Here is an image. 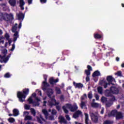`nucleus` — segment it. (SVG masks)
<instances>
[{
	"instance_id": "nucleus-1",
	"label": "nucleus",
	"mask_w": 124,
	"mask_h": 124,
	"mask_svg": "<svg viewBox=\"0 0 124 124\" xmlns=\"http://www.w3.org/2000/svg\"><path fill=\"white\" fill-rule=\"evenodd\" d=\"M30 93L29 88H25L23 90V92L18 91L17 93V96L20 102H24L25 99L27 97V95Z\"/></svg>"
},
{
	"instance_id": "nucleus-2",
	"label": "nucleus",
	"mask_w": 124,
	"mask_h": 124,
	"mask_svg": "<svg viewBox=\"0 0 124 124\" xmlns=\"http://www.w3.org/2000/svg\"><path fill=\"white\" fill-rule=\"evenodd\" d=\"M17 26H18V24L15 23V25L12 27V31L14 33V42H16L18 37H19V32L17 31V29H18Z\"/></svg>"
},
{
	"instance_id": "nucleus-3",
	"label": "nucleus",
	"mask_w": 124,
	"mask_h": 124,
	"mask_svg": "<svg viewBox=\"0 0 124 124\" xmlns=\"http://www.w3.org/2000/svg\"><path fill=\"white\" fill-rule=\"evenodd\" d=\"M48 82L52 86H54V85H56V84L59 82V78L55 79V78L53 77L50 78L48 79Z\"/></svg>"
},
{
	"instance_id": "nucleus-4",
	"label": "nucleus",
	"mask_w": 124,
	"mask_h": 124,
	"mask_svg": "<svg viewBox=\"0 0 124 124\" xmlns=\"http://www.w3.org/2000/svg\"><path fill=\"white\" fill-rule=\"evenodd\" d=\"M110 92H111L113 94H118L119 93H120L119 89L114 86L110 87Z\"/></svg>"
},
{
	"instance_id": "nucleus-5",
	"label": "nucleus",
	"mask_w": 124,
	"mask_h": 124,
	"mask_svg": "<svg viewBox=\"0 0 124 124\" xmlns=\"http://www.w3.org/2000/svg\"><path fill=\"white\" fill-rule=\"evenodd\" d=\"M0 21H6V22H8L9 21V18H8L5 14H3V13H0Z\"/></svg>"
},
{
	"instance_id": "nucleus-6",
	"label": "nucleus",
	"mask_w": 124,
	"mask_h": 124,
	"mask_svg": "<svg viewBox=\"0 0 124 124\" xmlns=\"http://www.w3.org/2000/svg\"><path fill=\"white\" fill-rule=\"evenodd\" d=\"M49 106H54L55 105H59V102H57L55 98H52L50 101L49 102Z\"/></svg>"
},
{
	"instance_id": "nucleus-7",
	"label": "nucleus",
	"mask_w": 124,
	"mask_h": 124,
	"mask_svg": "<svg viewBox=\"0 0 124 124\" xmlns=\"http://www.w3.org/2000/svg\"><path fill=\"white\" fill-rule=\"evenodd\" d=\"M90 117H91V119L93 120V122L96 124L97 122H98V117L97 115H96L93 113H91L90 114Z\"/></svg>"
},
{
	"instance_id": "nucleus-8",
	"label": "nucleus",
	"mask_w": 124,
	"mask_h": 124,
	"mask_svg": "<svg viewBox=\"0 0 124 124\" xmlns=\"http://www.w3.org/2000/svg\"><path fill=\"white\" fill-rule=\"evenodd\" d=\"M32 45H33L35 47H37L36 48H35V50H36L38 53H41L42 49H41V47H39V44L38 42L33 43H32Z\"/></svg>"
},
{
	"instance_id": "nucleus-9",
	"label": "nucleus",
	"mask_w": 124,
	"mask_h": 124,
	"mask_svg": "<svg viewBox=\"0 0 124 124\" xmlns=\"http://www.w3.org/2000/svg\"><path fill=\"white\" fill-rule=\"evenodd\" d=\"M115 80V78H113L112 76H108L107 77V81L109 84H110V85H114L113 82H114Z\"/></svg>"
},
{
	"instance_id": "nucleus-10",
	"label": "nucleus",
	"mask_w": 124,
	"mask_h": 124,
	"mask_svg": "<svg viewBox=\"0 0 124 124\" xmlns=\"http://www.w3.org/2000/svg\"><path fill=\"white\" fill-rule=\"evenodd\" d=\"M46 94L49 97V98H51V95L54 93V91L52 89L47 88L46 90Z\"/></svg>"
},
{
	"instance_id": "nucleus-11",
	"label": "nucleus",
	"mask_w": 124,
	"mask_h": 124,
	"mask_svg": "<svg viewBox=\"0 0 124 124\" xmlns=\"http://www.w3.org/2000/svg\"><path fill=\"white\" fill-rule=\"evenodd\" d=\"M24 18H25V14H23L21 12H19L18 14H17V19L19 21H23L24 20Z\"/></svg>"
},
{
	"instance_id": "nucleus-12",
	"label": "nucleus",
	"mask_w": 124,
	"mask_h": 124,
	"mask_svg": "<svg viewBox=\"0 0 124 124\" xmlns=\"http://www.w3.org/2000/svg\"><path fill=\"white\" fill-rule=\"evenodd\" d=\"M81 115H82V111L78 110L74 113L73 117L74 119H77V118H79V116Z\"/></svg>"
},
{
	"instance_id": "nucleus-13",
	"label": "nucleus",
	"mask_w": 124,
	"mask_h": 124,
	"mask_svg": "<svg viewBox=\"0 0 124 124\" xmlns=\"http://www.w3.org/2000/svg\"><path fill=\"white\" fill-rule=\"evenodd\" d=\"M73 85L76 89H82L84 86L83 85V84L81 83H76L75 81L73 82Z\"/></svg>"
},
{
	"instance_id": "nucleus-14",
	"label": "nucleus",
	"mask_w": 124,
	"mask_h": 124,
	"mask_svg": "<svg viewBox=\"0 0 124 124\" xmlns=\"http://www.w3.org/2000/svg\"><path fill=\"white\" fill-rule=\"evenodd\" d=\"M118 113V110L114 109L112 110L109 114H108V117H115Z\"/></svg>"
},
{
	"instance_id": "nucleus-15",
	"label": "nucleus",
	"mask_w": 124,
	"mask_h": 124,
	"mask_svg": "<svg viewBox=\"0 0 124 124\" xmlns=\"http://www.w3.org/2000/svg\"><path fill=\"white\" fill-rule=\"evenodd\" d=\"M43 84L44 86L43 87V90L44 91V92H45V91H46V90L48 89L47 88V87H50V85L49 84V83H47V81H43Z\"/></svg>"
},
{
	"instance_id": "nucleus-16",
	"label": "nucleus",
	"mask_w": 124,
	"mask_h": 124,
	"mask_svg": "<svg viewBox=\"0 0 124 124\" xmlns=\"http://www.w3.org/2000/svg\"><path fill=\"white\" fill-rule=\"evenodd\" d=\"M124 116H123V113L121 112H118L116 115V120L118 121V120H121V119H123Z\"/></svg>"
},
{
	"instance_id": "nucleus-17",
	"label": "nucleus",
	"mask_w": 124,
	"mask_h": 124,
	"mask_svg": "<svg viewBox=\"0 0 124 124\" xmlns=\"http://www.w3.org/2000/svg\"><path fill=\"white\" fill-rule=\"evenodd\" d=\"M105 96H110V97H112L113 96V93H112V92H111V91H110V89L109 90H106L105 91Z\"/></svg>"
},
{
	"instance_id": "nucleus-18",
	"label": "nucleus",
	"mask_w": 124,
	"mask_h": 124,
	"mask_svg": "<svg viewBox=\"0 0 124 124\" xmlns=\"http://www.w3.org/2000/svg\"><path fill=\"white\" fill-rule=\"evenodd\" d=\"M24 5H25V1H24V0H19V6L21 10H24V9H25Z\"/></svg>"
},
{
	"instance_id": "nucleus-19",
	"label": "nucleus",
	"mask_w": 124,
	"mask_h": 124,
	"mask_svg": "<svg viewBox=\"0 0 124 124\" xmlns=\"http://www.w3.org/2000/svg\"><path fill=\"white\" fill-rule=\"evenodd\" d=\"M16 0H9V3L11 6H13V7L16 6Z\"/></svg>"
},
{
	"instance_id": "nucleus-20",
	"label": "nucleus",
	"mask_w": 124,
	"mask_h": 124,
	"mask_svg": "<svg viewBox=\"0 0 124 124\" xmlns=\"http://www.w3.org/2000/svg\"><path fill=\"white\" fill-rule=\"evenodd\" d=\"M1 59L3 60L2 62H4V63H6L7 62H8V60H9V56H7L5 58V55L2 56Z\"/></svg>"
},
{
	"instance_id": "nucleus-21",
	"label": "nucleus",
	"mask_w": 124,
	"mask_h": 124,
	"mask_svg": "<svg viewBox=\"0 0 124 124\" xmlns=\"http://www.w3.org/2000/svg\"><path fill=\"white\" fill-rule=\"evenodd\" d=\"M78 109V107H77V105H74L73 106L72 105L70 110L71 111V112H75V111H76V110H77Z\"/></svg>"
},
{
	"instance_id": "nucleus-22",
	"label": "nucleus",
	"mask_w": 124,
	"mask_h": 124,
	"mask_svg": "<svg viewBox=\"0 0 124 124\" xmlns=\"http://www.w3.org/2000/svg\"><path fill=\"white\" fill-rule=\"evenodd\" d=\"M42 113L45 116L46 119H48V115H49V113H48L47 109H42Z\"/></svg>"
},
{
	"instance_id": "nucleus-23",
	"label": "nucleus",
	"mask_w": 124,
	"mask_h": 124,
	"mask_svg": "<svg viewBox=\"0 0 124 124\" xmlns=\"http://www.w3.org/2000/svg\"><path fill=\"white\" fill-rule=\"evenodd\" d=\"M93 77H96L97 76H100V72L98 70H96L94 71L93 75H92Z\"/></svg>"
},
{
	"instance_id": "nucleus-24",
	"label": "nucleus",
	"mask_w": 124,
	"mask_h": 124,
	"mask_svg": "<svg viewBox=\"0 0 124 124\" xmlns=\"http://www.w3.org/2000/svg\"><path fill=\"white\" fill-rule=\"evenodd\" d=\"M14 117H16L19 115V110L16 108H14L13 110Z\"/></svg>"
},
{
	"instance_id": "nucleus-25",
	"label": "nucleus",
	"mask_w": 124,
	"mask_h": 124,
	"mask_svg": "<svg viewBox=\"0 0 124 124\" xmlns=\"http://www.w3.org/2000/svg\"><path fill=\"white\" fill-rule=\"evenodd\" d=\"M85 116V124H89V114L88 113L84 114Z\"/></svg>"
},
{
	"instance_id": "nucleus-26",
	"label": "nucleus",
	"mask_w": 124,
	"mask_h": 124,
	"mask_svg": "<svg viewBox=\"0 0 124 124\" xmlns=\"http://www.w3.org/2000/svg\"><path fill=\"white\" fill-rule=\"evenodd\" d=\"M55 91L56 92L57 94H61L62 93V91H61V88L56 87L55 88Z\"/></svg>"
},
{
	"instance_id": "nucleus-27",
	"label": "nucleus",
	"mask_w": 124,
	"mask_h": 124,
	"mask_svg": "<svg viewBox=\"0 0 124 124\" xmlns=\"http://www.w3.org/2000/svg\"><path fill=\"white\" fill-rule=\"evenodd\" d=\"M94 38H95V39H100V38H101L102 36H101V35L98 33H96L94 34Z\"/></svg>"
},
{
	"instance_id": "nucleus-28",
	"label": "nucleus",
	"mask_w": 124,
	"mask_h": 124,
	"mask_svg": "<svg viewBox=\"0 0 124 124\" xmlns=\"http://www.w3.org/2000/svg\"><path fill=\"white\" fill-rule=\"evenodd\" d=\"M87 105H86V102L81 101V103H80V108L81 109H84V107H86Z\"/></svg>"
},
{
	"instance_id": "nucleus-29",
	"label": "nucleus",
	"mask_w": 124,
	"mask_h": 124,
	"mask_svg": "<svg viewBox=\"0 0 124 124\" xmlns=\"http://www.w3.org/2000/svg\"><path fill=\"white\" fill-rule=\"evenodd\" d=\"M101 100L102 103H106V102H107V98L105 96H102L101 98Z\"/></svg>"
},
{
	"instance_id": "nucleus-30",
	"label": "nucleus",
	"mask_w": 124,
	"mask_h": 124,
	"mask_svg": "<svg viewBox=\"0 0 124 124\" xmlns=\"http://www.w3.org/2000/svg\"><path fill=\"white\" fill-rule=\"evenodd\" d=\"M97 90H98V93H100V94H102L103 93V90L102 89V87H98Z\"/></svg>"
},
{
	"instance_id": "nucleus-31",
	"label": "nucleus",
	"mask_w": 124,
	"mask_h": 124,
	"mask_svg": "<svg viewBox=\"0 0 124 124\" xmlns=\"http://www.w3.org/2000/svg\"><path fill=\"white\" fill-rule=\"evenodd\" d=\"M32 120V117L30 115H27L25 117V121H31Z\"/></svg>"
},
{
	"instance_id": "nucleus-32",
	"label": "nucleus",
	"mask_w": 124,
	"mask_h": 124,
	"mask_svg": "<svg viewBox=\"0 0 124 124\" xmlns=\"http://www.w3.org/2000/svg\"><path fill=\"white\" fill-rule=\"evenodd\" d=\"M91 106L93 108H97L99 106V105L97 103H93L91 104Z\"/></svg>"
},
{
	"instance_id": "nucleus-33",
	"label": "nucleus",
	"mask_w": 124,
	"mask_h": 124,
	"mask_svg": "<svg viewBox=\"0 0 124 124\" xmlns=\"http://www.w3.org/2000/svg\"><path fill=\"white\" fill-rule=\"evenodd\" d=\"M31 114L33 115V117H35V115H36V112L35 111V109L34 108H31Z\"/></svg>"
},
{
	"instance_id": "nucleus-34",
	"label": "nucleus",
	"mask_w": 124,
	"mask_h": 124,
	"mask_svg": "<svg viewBox=\"0 0 124 124\" xmlns=\"http://www.w3.org/2000/svg\"><path fill=\"white\" fill-rule=\"evenodd\" d=\"M115 74L118 77H122L123 76L122 72L121 71H118L116 73H115Z\"/></svg>"
},
{
	"instance_id": "nucleus-35",
	"label": "nucleus",
	"mask_w": 124,
	"mask_h": 124,
	"mask_svg": "<svg viewBox=\"0 0 124 124\" xmlns=\"http://www.w3.org/2000/svg\"><path fill=\"white\" fill-rule=\"evenodd\" d=\"M62 110H63L64 112L65 113V114H68V110H67L66 109V108L65 106H63L62 107Z\"/></svg>"
},
{
	"instance_id": "nucleus-36",
	"label": "nucleus",
	"mask_w": 124,
	"mask_h": 124,
	"mask_svg": "<svg viewBox=\"0 0 124 124\" xmlns=\"http://www.w3.org/2000/svg\"><path fill=\"white\" fill-rule=\"evenodd\" d=\"M111 97L108 99L109 102H113L116 100V97L114 96H112Z\"/></svg>"
},
{
	"instance_id": "nucleus-37",
	"label": "nucleus",
	"mask_w": 124,
	"mask_h": 124,
	"mask_svg": "<svg viewBox=\"0 0 124 124\" xmlns=\"http://www.w3.org/2000/svg\"><path fill=\"white\" fill-rule=\"evenodd\" d=\"M103 124H113V122L110 120H106L104 122Z\"/></svg>"
},
{
	"instance_id": "nucleus-38",
	"label": "nucleus",
	"mask_w": 124,
	"mask_h": 124,
	"mask_svg": "<svg viewBox=\"0 0 124 124\" xmlns=\"http://www.w3.org/2000/svg\"><path fill=\"white\" fill-rule=\"evenodd\" d=\"M4 77L5 78H10V77H11V75L9 73H6V74H5Z\"/></svg>"
},
{
	"instance_id": "nucleus-39",
	"label": "nucleus",
	"mask_w": 124,
	"mask_h": 124,
	"mask_svg": "<svg viewBox=\"0 0 124 124\" xmlns=\"http://www.w3.org/2000/svg\"><path fill=\"white\" fill-rule=\"evenodd\" d=\"M65 107L66 108H68V109H70L71 108V106H72V105H71V104L69 103H67L65 104Z\"/></svg>"
},
{
	"instance_id": "nucleus-40",
	"label": "nucleus",
	"mask_w": 124,
	"mask_h": 124,
	"mask_svg": "<svg viewBox=\"0 0 124 124\" xmlns=\"http://www.w3.org/2000/svg\"><path fill=\"white\" fill-rule=\"evenodd\" d=\"M111 84L110 83H107L106 82V83L103 85L104 89H107L108 86H110Z\"/></svg>"
},
{
	"instance_id": "nucleus-41",
	"label": "nucleus",
	"mask_w": 124,
	"mask_h": 124,
	"mask_svg": "<svg viewBox=\"0 0 124 124\" xmlns=\"http://www.w3.org/2000/svg\"><path fill=\"white\" fill-rule=\"evenodd\" d=\"M24 108H25V109H26V110H30V109L31 108V106L26 104L24 106Z\"/></svg>"
},
{
	"instance_id": "nucleus-42",
	"label": "nucleus",
	"mask_w": 124,
	"mask_h": 124,
	"mask_svg": "<svg viewBox=\"0 0 124 124\" xmlns=\"http://www.w3.org/2000/svg\"><path fill=\"white\" fill-rule=\"evenodd\" d=\"M105 83H106V81L102 80L99 81V84L101 85V86H102V85H104Z\"/></svg>"
},
{
	"instance_id": "nucleus-43",
	"label": "nucleus",
	"mask_w": 124,
	"mask_h": 124,
	"mask_svg": "<svg viewBox=\"0 0 124 124\" xmlns=\"http://www.w3.org/2000/svg\"><path fill=\"white\" fill-rule=\"evenodd\" d=\"M37 120L39 124H43V122L41 120L42 119H41L38 116H37Z\"/></svg>"
},
{
	"instance_id": "nucleus-44",
	"label": "nucleus",
	"mask_w": 124,
	"mask_h": 124,
	"mask_svg": "<svg viewBox=\"0 0 124 124\" xmlns=\"http://www.w3.org/2000/svg\"><path fill=\"white\" fill-rule=\"evenodd\" d=\"M85 74H86L87 76H90L91 75V71L85 70Z\"/></svg>"
},
{
	"instance_id": "nucleus-45",
	"label": "nucleus",
	"mask_w": 124,
	"mask_h": 124,
	"mask_svg": "<svg viewBox=\"0 0 124 124\" xmlns=\"http://www.w3.org/2000/svg\"><path fill=\"white\" fill-rule=\"evenodd\" d=\"M14 44L13 45H12V48L11 49V51H12V52H13V51H14L15 49V42H14Z\"/></svg>"
},
{
	"instance_id": "nucleus-46",
	"label": "nucleus",
	"mask_w": 124,
	"mask_h": 124,
	"mask_svg": "<svg viewBox=\"0 0 124 124\" xmlns=\"http://www.w3.org/2000/svg\"><path fill=\"white\" fill-rule=\"evenodd\" d=\"M51 114L53 115H57V110L55 108L52 109Z\"/></svg>"
},
{
	"instance_id": "nucleus-47",
	"label": "nucleus",
	"mask_w": 124,
	"mask_h": 124,
	"mask_svg": "<svg viewBox=\"0 0 124 124\" xmlns=\"http://www.w3.org/2000/svg\"><path fill=\"white\" fill-rule=\"evenodd\" d=\"M28 101L29 102V104H31V103H33V100H32V98H31V97H30L28 99Z\"/></svg>"
},
{
	"instance_id": "nucleus-48",
	"label": "nucleus",
	"mask_w": 124,
	"mask_h": 124,
	"mask_svg": "<svg viewBox=\"0 0 124 124\" xmlns=\"http://www.w3.org/2000/svg\"><path fill=\"white\" fill-rule=\"evenodd\" d=\"M8 121L9 123H14V122H15V119H14L13 118H10L8 119Z\"/></svg>"
},
{
	"instance_id": "nucleus-49",
	"label": "nucleus",
	"mask_w": 124,
	"mask_h": 124,
	"mask_svg": "<svg viewBox=\"0 0 124 124\" xmlns=\"http://www.w3.org/2000/svg\"><path fill=\"white\" fill-rule=\"evenodd\" d=\"M5 37L6 39H7V40H9V38L10 37V36H9V34L6 33L5 35Z\"/></svg>"
},
{
	"instance_id": "nucleus-50",
	"label": "nucleus",
	"mask_w": 124,
	"mask_h": 124,
	"mask_svg": "<svg viewBox=\"0 0 124 124\" xmlns=\"http://www.w3.org/2000/svg\"><path fill=\"white\" fill-rule=\"evenodd\" d=\"M0 6H1V7H3V9L6 7V3H3L0 4Z\"/></svg>"
},
{
	"instance_id": "nucleus-51",
	"label": "nucleus",
	"mask_w": 124,
	"mask_h": 124,
	"mask_svg": "<svg viewBox=\"0 0 124 124\" xmlns=\"http://www.w3.org/2000/svg\"><path fill=\"white\" fill-rule=\"evenodd\" d=\"M112 103H107L106 104V107L109 108V107H111V106H112Z\"/></svg>"
},
{
	"instance_id": "nucleus-52",
	"label": "nucleus",
	"mask_w": 124,
	"mask_h": 124,
	"mask_svg": "<svg viewBox=\"0 0 124 124\" xmlns=\"http://www.w3.org/2000/svg\"><path fill=\"white\" fill-rule=\"evenodd\" d=\"M88 98L92 99L93 98V94L92 93H89L88 94Z\"/></svg>"
},
{
	"instance_id": "nucleus-53",
	"label": "nucleus",
	"mask_w": 124,
	"mask_h": 124,
	"mask_svg": "<svg viewBox=\"0 0 124 124\" xmlns=\"http://www.w3.org/2000/svg\"><path fill=\"white\" fill-rule=\"evenodd\" d=\"M87 70H89V71H92V70H93V68H92V66L90 65H87Z\"/></svg>"
},
{
	"instance_id": "nucleus-54",
	"label": "nucleus",
	"mask_w": 124,
	"mask_h": 124,
	"mask_svg": "<svg viewBox=\"0 0 124 124\" xmlns=\"http://www.w3.org/2000/svg\"><path fill=\"white\" fill-rule=\"evenodd\" d=\"M61 122H62V123H64V124H66V123H67L66 120H65L63 117L61 118Z\"/></svg>"
},
{
	"instance_id": "nucleus-55",
	"label": "nucleus",
	"mask_w": 124,
	"mask_h": 124,
	"mask_svg": "<svg viewBox=\"0 0 124 124\" xmlns=\"http://www.w3.org/2000/svg\"><path fill=\"white\" fill-rule=\"evenodd\" d=\"M69 52V51H68L67 50H65L62 52V55H65V54H66V53H68Z\"/></svg>"
},
{
	"instance_id": "nucleus-56",
	"label": "nucleus",
	"mask_w": 124,
	"mask_h": 124,
	"mask_svg": "<svg viewBox=\"0 0 124 124\" xmlns=\"http://www.w3.org/2000/svg\"><path fill=\"white\" fill-rule=\"evenodd\" d=\"M47 78H48V76L47 75H44V79L45 80V81H47Z\"/></svg>"
},
{
	"instance_id": "nucleus-57",
	"label": "nucleus",
	"mask_w": 124,
	"mask_h": 124,
	"mask_svg": "<svg viewBox=\"0 0 124 124\" xmlns=\"http://www.w3.org/2000/svg\"><path fill=\"white\" fill-rule=\"evenodd\" d=\"M49 120H50V121H54V120H55V118L54 117V116L52 115V116H50L49 117Z\"/></svg>"
},
{
	"instance_id": "nucleus-58",
	"label": "nucleus",
	"mask_w": 124,
	"mask_h": 124,
	"mask_svg": "<svg viewBox=\"0 0 124 124\" xmlns=\"http://www.w3.org/2000/svg\"><path fill=\"white\" fill-rule=\"evenodd\" d=\"M65 118H66V120H67L68 121H70V117H69V115H66Z\"/></svg>"
},
{
	"instance_id": "nucleus-59",
	"label": "nucleus",
	"mask_w": 124,
	"mask_h": 124,
	"mask_svg": "<svg viewBox=\"0 0 124 124\" xmlns=\"http://www.w3.org/2000/svg\"><path fill=\"white\" fill-rule=\"evenodd\" d=\"M40 2H41V3H46L47 0H40Z\"/></svg>"
},
{
	"instance_id": "nucleus-60",
	"label": "nucleus",
	"mask_w": 124,
	"mask_h": 124,
	"mask_svg": "<svg viewBox=\"0 0 124 124\" xmlns=\"http://www.w3.org/2000/svg\"><path fill=\"white\" fill-rule=\"evenodd\" d=\"M60 99H61V100H63V101L64 100V97L63 95H61Z\"/></svg>"
},
{
	"instance_id": "nucleus-61",
	"label": "nucleus",
	"mask_w": 124,
	"mask_h": 124,
	"mask_svg": "<svg viewBox=\"0 0 124 124\" xmlns=\"http://www.w3.org/2000/svg\"><path fill=\"white\" fill-rule=\"evenodd\" d=\"M86 82H89V81H90V77H89V76H87L86 78Z\"/></svg>"
},
{
	"instance_id": "nucleus-62",
	"label": "nucleus",
	"mask_w": 124,
	"mask_h": 124,
	"mask_svg": "<svg viewBox=\"0 0 124 124\" xmlns=\"http://www.w3.org/2000/svg\"><path fill=\"white\" fill-rule=\"evenodd\" d=\"M95 98L96 100H98V99H99V95H98V94H96L95 95Z\"/></svg>"
},
{
	"instance_id": "nucleus-63",
	"label": "nucleus",
	"mask_w": 124,
	"mask_h": 124,
	"mask_svg": "<svg viewBox=\"0 0 124 124\" xmlns=\"http://www.w3.org/2000/svg\"><path fill=\"white\" fill-rule=\"evenodd\" d=\"M28 4H31L32 3V0H28Z\"/></svg>"
},
{
	"instance_id": "nucleus-64",
	"label": "nucleus",
	"mask_w": 124,
	"mask_h": 124,
	"mask_svg": "<svg viewBox=\"0 0 124 124\" xmlns=\"http://www.w3.org/2000/svg\"><path fill=\"white\" fill-rule=\"evenodd\" d=\"M26 124H34V123H33V122H31L28 121V122L26 123Z\"/></svg>"
}]
</instances>
